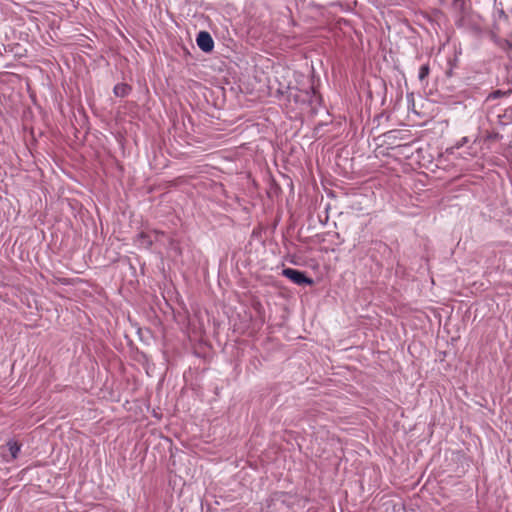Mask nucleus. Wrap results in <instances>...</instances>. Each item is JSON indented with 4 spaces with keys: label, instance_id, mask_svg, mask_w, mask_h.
<instances>
[{
    "label": "nucleus",
    "instance_id": "obj_1",
    "mask_svg": "<svg viewBox=\"0 0 512 512\" xmlns=\"http://www.w3.org/2000/svg\"><path fill=\"white\" fill-rule=\"evenodd\" d=\"M282 274L297 285H312L313 280L305 275L304 272L293 268H286Z\"/></svg>",
    "mask_w": 512,
    "mask_h": 512
},
{
    "label": "nucleus",
    "instance_id": "obj_2",
    "mask_svg": "<svg viewBox=\"0 0 512 512\" xmlns=\"http://www.w3.org/2000/svg\"><path fill=\"white\" fill-rule=\"evenodd\" d=\"M151 237H154L155 240H158L159 237H164V233L157 230L143 231L138 234L136 243L142 248H149L152 245Z\"/></svg>",
    "mask_w": 512,
    "mask_h": 512
},
{
    "label": "nucleus",
    "instance_id": "obj_3",
    "mask_svg": "<svg viewBox=\"0 0 512 512\" xmlns=\"http://www.w3.org/2000/svg\"><path fill=\"white\" fill-rule=\"evenodd\" d=\"M196 43L203 52H210L214 48V41L211 35L206 31H200L198 33Z\"/></svg>",
    "mask_w": 512,
    "mask_h": 512
},
{
    "label": "nucleus",
    "instance_id": "obj_4",
    "mask_svg": "<svg viewBox=\"0 0 512 512\" xmlns=\"http://www.w3.org/2000/svg\"><path fill=\"white\" fill-rule=\"evenodd\" d=\"M130 91V87L127 85V84H117L115 87H114V94L118 97H124L126 95H128Z\"/></svg>",
    "mask_w": 512,
    "mask_h": 512
},
{
    "label": "nucleus",
    "instance_id": "obj_5",
    "mask_svg": "<svg viewBox=\"0 0 512 512\" xmlns=\"http://www.w3.org/2000/svg\"><path fill=\"white\" fill-rule=\"evenodd\" d=\"M10 455L12 459H15L20 451V445L15 441H9L7 443Z\"/></svg>",
    "mask_w": 512,
    "mask_h": 512
},
{
    "label": "nucleus",
    "instance_id": "obj_6",
    "mask_svg": "<svg viewBox=\"0 0 512 512\" xmlns=\"http://www.w3.org/2000/svg\"><path fill=\"white\" fill-rule=\"evenodd\" d=\"M429 74V66L428 65H422L419 70V79L422 81L424 80Z\"/></svg>",
    "mask_w": 512,
    "mask_h": 512
},
{
    "label": "nucleus",
    "instance_id": "obj_7",
    "mask_svg": "<svg viewBox=\"0 0 512 512\" xmlns=\"http://www.w3.org/2000/svg\"><path fill=\"white\" fill-rule=\"evenodd\" d=\"M166 241H169V238L164 234V237H159L158 240H155L154 237H151V244L155 243V242H159L161 244H165Z\"/></svg>",
    "mask_w": 512,
    "mask_h": 512
},
{
    "label": "nucleus",
    "instance_id": "obj_8",
    "mask_svg": "<svg viewBox=\"0 0 512 512\" xmlns=\"http://www.w3.org/2000/svg\"><path fill=\"white\" fill-rule=\"evenodd\" d=\"M500 95H501V92L500 91H496L491 96L495 98V97H498Z\"/></svg>",
    "mask_w": 512,
    "mask_h": 512
},
{
    "label": "nucleus",
    "instance_id": "obj_9",
    "mask_svg": "<svg viewBox=\"0 0 512 512\" xmlns=\"http://www.w3.org/2000/svg\"><path fill=\"white\" fill-rule=\"evenodd\" d=\"M511 110H512V107H511Z\"/></svg>",
    "mask_w": 512,
    "mask_h": 512
}]
</instances>
